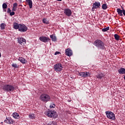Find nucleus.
I'll list each match as a JSON object with an SVG mask.
<instances>
[{"instance_id":"nucleus-34","label":"nucleus","mask_w":125,"mask_h":125,"mask_svg":"<svg viewBox=\"0 0 125 125\" xmlns=\"http://www.w3.org/2000/svg\"><path fill=\"white\" fill-rule=\"evenodd\" d=\"M115 35L112 34V33H110V38H111V39H113V40H114V36Z\"/></svg>"},{"instance_id":"nucleus-18","label":"nucleus","mask_w":125,"mask_h":125,"mask_svg":"<svg viewBox=\"0 0 125 125\" xmlns=\"http://www.w3.org/2000/svg\"><path fill=\"white\" fill-rule=\"evenodd\" d=\"M26 0L28 5H29V8H32L33 7V2H32V0Z\"/></svg>"},{"instance_id":"nucleus-32","label":"nucleus","mask_w":125,"mask_h":125,"mask_svg":"<svg viewBox=\"0 0 125 125\" xmlns=\"http://www.w3.org/2000/svg\"><path fill=\"white\" fill-rule=\"evenodd\" d=\"M106 113V115L107 116V117L108 118V119H110V111H106L105 112Z\"/></svg>"},{"instance_id":"nucleus-40","label":"nucleus","mask_w":125,"mask_h":125,"mask_svg":"<svg viewBox=\"0 0 125 125\" xmlns=\"http://www.w3.org/2000/svg\"><path fill=\"white\" fill-rule=\"evenodd\" d=\"M112 47H111V49H113V48H112Z\"/></svg>"},{"instance_id":"nucleus-15","label":"nucleus","mask_w":125,"mask_h":125,"mask_svg":"<svg viewBox=\"0 0 125 125\" xmlns=\"http://www.w3.org/2000/svg\"><path fill=\"white\" fill-rule=\"evenodd\" d=\"M118 73L120 75H124L125 74V68L121 67L119 70H118Z\"/></svg>"},{"instance_id":"nucleus-7","label":"nucleus","mask_w":125,"mask_h":125,"mask_svg":"<svg viewBox=\"0 0 125 125\" xmlns=\"http://www.w3.org/2000/svg\"><path fill=\"white\" fill-rule=\"evenodd\" d=\"M40 41L42 42H48L50 41V39L48 37H46L44 36H41L39 38Z\"/></svg>"},{"instance_id":"nucleus-24","label":"nucleus","mask_w":125,"mask_h":125,"mask_svg":"<svg viewBox=\"0 0 125 125\" xmlns=\"http://www.w3.org/2000/svg\"><path fill=\"white\" fill-rule=\"evenodd\" d=\"M47 125H57L55 122H50L47 124Z\"/></svg>"},{"instance_id":"nucleus-35","label":"nucleus","mask_w":125,"mask_h":125,"mask_svg":"<svg viewBox=\"0 0 125 125\" xmlns=\"http://www.w3.org/2000/svg\"><path fill=\"white\" fill-rule=\"evenodd\" d=\"M15 14V12H12L10 13V15L11 16H13V15H14Z\"/></svg>"},{"instance_id":"nucleus-3","label":"nucleus","mask_w":125,"mask_h":125,"mask_svg":"<svg viewBox=\"0 0 125 125\" xmlns=\"http://www.w3.org/2000/svg\"><path fill=\"white\" fill-rule=\"evenodd\" d=\"M50 96H49L47 94H42L40 96V100L42 102H45L46 103V102L50 101Z\"/></svg>"},{"instance_id":"nucleus-4","label":"nucleus","mask_w":125,"mask_h":125,"mask_svg":"<svg viewBox=\"0 0 125 125\" xmlns=\"http://www.w3.org/2000/svg\"><path fill=\"white\" fill-rule=\"evenodd\" d=\"M2 89L6 91V92H10V91H13L15 88L14 86L11 85L5 84L3 86Z\"/></svg>"},{"instance_id":"nucleus-39","label":"nucleus","mask_w":125,"mask_h":125,"mask_svg":"<svg viewBox=\"0 0 125 125\" xmlns=\"http://www.w3.org/2000/svg\"><path fill=\"white\" fill-rule=\"evenodd\" d=\"M1 57V54L0 53V58Z\"/></svg>"},{"instance_id":"nucleus-21","label":"nucleus","mask_w":125,"mask_h":125,"mask_svg":"<svg viewBox=\"0 0 125 125\" xmlns=\"http://www.w3.org/2000/svg\"><path fill=\"white\" fill-rule=\"evenodd\" d=\"M50 38L51 39L52 42H56V41H57L56 36H55V35H50Z\"/></svg>"},{"instance_id":"nucleus-16","label":"nucleus","mask_w":125,"mask_h":125,"mask_svg":"<svg viewBox=\"0 0 125 125\" xmlns=\"http://www.w3.org/2000/svg\"><path fill=\"white\" fill-rule=\"evenodd\" d=\"M110 120H111V121H115V120H116L115 114H114L111 111H110Z\"/></svg>"},{"instance_id":"nucleus-17","label":"nucleus","mask_w":125,"mask_h":125,"mask_svg":"<svg viewBox=\"0 0 125 125\" xmlns=\"http://www.w3.org/2000/svg\"><path fill=\"white\" fill-rule=\"evenodd\" d=\"M19 61H20V62H21V63H22V64H25V63H26V62H27V61L24 59L22 57H20L18 59Z\"/></svg>"},{"instance_id":"nucleus-2","label":"nucleus","mask_w":125,"mask_h":125,"mask_svg":"<svg viewBox=\"0 0 125 125\" xmlns=\"http://www.w3.org/2000/svg\"><path fill=\"white\" fill-rule=\"evenodd\" d=\"M45 115L49 118H54V119H56L58 116L55 111L49 110L45 112Z\"/></svg>"},{"instance_id":"nucleus-19","label":"nucleus","mask_w":125,"mask_h":125,"mask_svg":"<svg viewBox=\"0 0 125 125\" xmlns=\"http://www.w3.org/2000/svg\"><path fill=\"white\" fill-rule=\"evenodd\" d=\"M12 116L14 119H20L19 114L16 112H14L12 114Z\"/></svg>"},{"instance_id":"nucleus-28","label":"nucleus","mask_w":125,"mask_h":125,"mask_svg":"<svg viewBox=\"0 0 125 125\" xmlns=\"http://www.w3.org/2000/svg\"><path fill=\"white\" fill-rule=\"evenodd\" d=\"M12 67H13V68H18L19 67V65H18L17 63H13L12 64Z\"/></svg>"},{"instance_id":"nucleus-27","label":"nucleus","mask_w":125,"mask_h":125,"mask_svg":"<svg viewBox=\"0 0 125 125\" xmlns=\"http://www.w3.org/2000/svg\"><path fill=\"white\" fill-rule=\"evenodd\" d=\"M2 8H3V9H4V11H6V10H4V9H6V8H7V5L6 3H3L2 4Z\"/></svg>"},{"instance_id":"nucleus-8","label":"nucleus","mask_w":125,"mask_h":125,"mask_svg":"<svg viewBox=\"0 0 125 125\" xmlns=\"http://www.w3.org/2000/svg\"><path fill=\"white\" fill-rule=\"evenodd\" d=\"M79 75L81 77H83V78H86V77H89L90 76V74L88 72H81Z\"/></svg>"},{"instance_id":"nucleus-26","label":"nucleus","mask_w":125,"mask_h":125,"mask_svg":"<svg viewBox=\"0 0 125 125\" xmlns=\"http://www.w3.org/2000/svg\"><path fill=\"white\" fill-rule=\"evenodd\" d=\"M42 22L44 24H48L49 23L48 20H47V19H43Z\"/></svg>"},{"instance_id":"nucleus-5","label":"nucleus","mask_w":125,"mask_h":125,"mask_svg":"<svg viewBox=\"0 0 125 125\" xmlns=\"http://www.w3.org/2000/svg\"><path fill=\"white\" fill-rule=\"evenodd\" d=\"M94 45L101 49H104V43L101 40H96L94 42Z\"/></svg>"},{"instance_id":"nucleus-31","label":"nucleus","mask_w":125,"mask_h":125,"mask_svg":"<svg viewBox=\"0 0 125 125\" xmlns=\"http://www.w3.org/2000/svg\"><path fill=\"white\" fill-rule=\"evenodd\" d=\"M103 9H107V5L106 4H104L102 5Z\"/></svg>"},{"instance_id":"nucleus-13","label":"nucleus","mask_w":125,"mask_h":125,"mask_svg":"<svg viewBox=\"0 0 125 125\" xmlns=\"http://www.w3.org/2000/svg\"><path fill=\"white\" fill-rule=\"evenodd\" d=\"M116 10L118 15H120V16H123V15H124V10H125V9H123V10H121L120 8H117Z\"/></svg>"},{"instance_id":"nucleus-14","label":"nucleus","mask_w":125,"mask_h":125,"mask_svg":"<svg viewBox=\"0 0 125 125\" xmlns=\"http://www.w3.org/2000/svg\"><path fill=\"white\" fill-rule=\"evenodd\" d=\"M100 6V2H95L93 4V8L95 9L96 8H98Z\"/></svg>"},{"instance_id":"nucleus-1","label":"nucleus","mask_w":125,"mask_h":125,"mask_svg":"<svg viewBox=\"0 0 125 125\" xmlns=\"http://www.w3.org/2000/svg\"><path fill=\"white\" fill-rule=\"evenodd\" d=\"M13 28L16 30L18 29L20 32H27L28 27L24 24H18L16 22H14L13 24Z\"/></svg>"},{"instance_id":"nucleus-20","label":"nucleus","mask_w":125,"mask_h":125,"mask_svg":"<svg viewBox=\"0 0 125 125\" xmlns=\"http://www.w3.org/2000/svg\"><path fill=\"white\" fill-rule=\"evenodd\" d=\"M17 6H18V4H17V3H14L13 4V11H16V9H17Z\"/></svg>"},{"instance_id":"nucleus-6","label":"nucleus","mask_w":125,"mask_h":125,"mask_svg":"<svg viewBox=\"0 0 125 125\" xmlns=\"http://www.w3.org/2000/svg\"><path fill=\"white\" fill-rule=\"evenodd\" d=\"M54 69L56 72H60L62 71L63 67H62L61 63H57L54 66Z\"/></svg>"},{"instance_id":"nucleus-10","label":"nucleus","mask_w":125,"mask_h":125,"mask_svg":"<svg viewBox=\"0 0 125 125\" xmlns=\"http://www.w3.org/2000/svg\"><path fill=\"white\" fill-rule=\"evenodd\" d=\"M18 41L19 43H20V44H25L26 43V40L23 38H18Z\"/></svg>"},{"instance_id":"nucleus-12","label":"nucleus","mask_w":125,"mask_h":125,"mask_svg":"<svg viewBox=\"0 0 125 125\" xmlns=\"http://www.w3.org/2000/svg\"><path fill=\"white\" fill-rule=\"evenodd\" d=\"M4 123L6 124H12L13 123H14V121L13 119L11 118H6V120L4 121Z\"/></svg>"},{"instance_id":"nucleus-22","label":"nucleus","mask_w":125,"mask_h":125,"mask_svg":"<svg viewBox=\"0 0 125 125\" xmlns=\"http://www.w3.org/2000/svg\"><path fill=\"white\" fill-rule=\"evenodd\" d=\"M114 37L116 41H120V38H121L120 35L118 34H114Z\"/></svg>"},{"instance_id":"nucleus-11","label":"nucleus","mask_w":125,"mask_h":125,"mask_svg":"<svg viewBox=\"0 0 125 125\" xmlns=\"http://www.w3.org/2000/svg\"><path fill=\"white\" fill-rule=\"evenodd\" d=\"M65 54L67 56H72L73 55V52L70 49H67L65 50Z\"/></svg>"},{"instance_id":"nucleus-23","label":"nucleus","mask_w":125,"mask_h":125,"mask_svg":"<svg viewBox=\"0 0 125 125\" xmlns=\"http://www.w3.org/2000/svg\"><path fill=\"white\" fill-rule=\"evenodd\" d=\"M104 77V75L102 73H100L96 76L97 79H102Z\"/></svg>"},{"instance_id":"nucleus-33","label":"nucleus","mask_w":125,"mask_h":125,"mask_svg":"<svg viewBox=\"0 0 125 125\" xmlns=\"http://www.w3.org/2000/svg\"><path fill=\"white\" fill-rule=\"evenodd\" d=\"M50 108H55V104H50Z\"/></svg>"},{"instance_id":"nucleus-36","label":"nucleus","mask_w":125,"mask_h":125,"mask_svg":"<svg viewBox=\"0 0 125 125\" xmlns=\"http://www.w3.org/2000/svg\"><path fill=\"white\" fill-rule=\"evenodd\" d=\"M7 12L8 13H10V12H11V10H10V8H8V9H7Z\"/></svg>"},{"instance_id":"nucleus-38","label":"nucleus","mask_w":125,"mask_h":125,"mask_svg":"<svg viewBox=\"0 0 125 125\" xmlns=\"http://www.w3.org/2000/svg\"><path fill=\"white\" fill-rule=\"evenodd\" d=\"M58 0V1H62V0Z\"/></svg>"},{"instance_id":"nucleus-37","label":"nucleus","mask_w":125,"mask_h":125,"mask_svg":"<svg viewBox=\"0 0 125 125\" xmlns=\"http://www.w3.org/2000/svg\"><path fill=\"white\" fill-rule=\"evenodd\" d=\"M60 52L57 51L55 53V55H58V54H60Z\"/></svg>"},{"instance_id":"nucleus-9","label":"nucleus","mask_w":125,"mask_h":125,"mask_svg":"<svg viewBox=\"0 0 125 125\" xmlns=\"http://www.w3.org/2000/svg\"><path fill=\"white\" fill-rule=\"evenodd\" d=\"M64 13L67 16L70 17L71 15H72V11H71V10L69 9H65L64 10Z\"/></svg>"},{"instance_id":"nucleus-29","label":"nucleus","mask_w":125,"mask_h":125,"mask_svg":"<svg viewBox=\"0 0 125 125\" xmlns=\"http://www.w3.org/2000/svg\"><path fill=\"white\" fill-rule=\"evenodd\" d=\"M110 29V27L109 26L107 27L106 28H103L102 29L103 32H107L109 29Z\"/></svg>"},{"instance_id":"nucleus-25","label":"nucleus","mask_w":125,"mask_h":125,"mask_svg":"<svg viewBox=\"0 0 125 125\" xmlns=\"http://www.w3.org/2000/svg\"><path fill=\"white\" fill-rule=\"evenodd\" d=\"M5 26H6V25H5V23H1L0 25L1 30H4V29H5Z\"/></svg>"},{"instance_id":"nucleus-30","label":"nucleus","mask_w":125,"mask_h":125,"mask_svg":"<svg viewBox=\"0 0 125 125\" xmlns=\"http://www.w3.org/2000/svg\"><path fill=\"white\" fill-rule=\"evenodd\" d=\"M29 119H35V114H31L29 115Z\"/></svg>"}]
</instances>
